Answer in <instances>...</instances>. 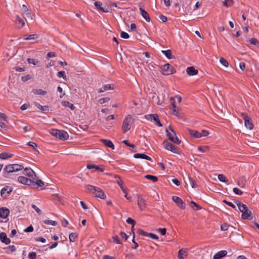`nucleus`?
<instances>
[{"label":"nucleus","instance_id":"obj_1","mask_svg":"<svg viewBox=\"0 0 259 259\" xmlns=\"http://www.w3.org/2000/svg\"><path fill=\"white\" fill-rule=\"evenodd\" d=\"M85 188L91 192L94 197H99L103 199H105L106 197L104 192L99 187L88 185L85 186Z\"/></svg>","mask_w":259,"mask_h":259},{"label":"nucleus","instance_id":"obj_2","mask_svg":"<svg viewBox=\"0 0 259 259\" xmlns=\"http://www.w3.org/2000/svg\"><path fill=\"white\" fill-rule=\"evenodd\" d=\"M50 58H54V60H51L50 62L48 65H54L56 62L58 65H67V63L64 61L60 56H57L55 53L53 52H50L47 53L46 58L49 60Z\"/></svg>","mask_w":259,"mask_h":259},{"label":"nucleus","instance_id":"obj_3","mask_svg":"<svg viewBox=\"0 0 259 259\" xmlns=\"http://www.w3.org/2000/svg\"><path fill=\"white\" fill-rule=\"evenodd\" d=\"M160 72L163 75H168L176 72L173 66H158Z\"/></svg>","mask_w":259,"mask_h":259},{"label":"nucleus","instance_id":"obj_4","mask_svg":"<svg viewBox=\"0 0 259 259\" xmlns=\"http://www.w3.org/2000/svg\"><path fill=\"white\" fill-rule=\"evenodd\" d=\"M131 121L132 116L131 115H128L126 116L122 123V130L123 133H126L131 128Z\"/></svg>","mask_w":259,"mask_h":259},{"label":"nucleus","instance_id":"obj_5","mask_svg":"<svg viewBox=\"0 0 259 259\" xmlns=\"http://www.w3.org/2000/svg\"><path fill=\"white\" fill-rule=\"evenodd\" d=\"M169 129L173 133L174 135L170 133H169L167 130H166V136L168 138V139L172 141L174 143L176 144L177 145H179L181 143V141L179 140L178 138L177 137L176 132L170 126H169Z\"/></svg>","mask_w":259,"mask_h":259},{"label":"nucleus","instance_id":"obj_6","mask_svg":"<svg viewBox=\"0 0 259 259\" xmlns=\"http://www.w3.org/2000/svg\"><path fill=\"white\" fill-rule=\"evenodd\" d=\"M241 117L244 120L245 126L249 130H252L253 128V124L251 118L246 113H242Z\"/></svg>","mask_w":259,"mask_h":259},{"label":"nucleus","instance_id":"obj_7","mask_svg":"<svg viewBox=\"0 0 259 259\" xmlns=\"http://www.w3.org/2000/svg\"><path fill=\"white\" fill-rule=\"evenodd\" d=\"M163 147L167 150L170 151L174 153H179L178 147L174 146L167 140H164L162 143Z\"/></svg>","mask_w":259,"mask_h":259},{"label":"nucleus","instance_id":"obj_8","mask_svg":"<svg viewBox=\"0 0 259 259\" xmlns=\"http://www.w3.org/2000/svg\"><path fill=\"white\" fill-rule=\"evenodd\" d=\"M172 199L177 204L179 207L182 209H185L186 204L181 198L176 196H174L172 197Z\"/></svg>","mask_w":259,"mask_h":259},{"label":"nucleus","instance_id":"obj_9","mask_svg":"<svg viewBox=\"0 0 259 259\" xmlns=\"http://www.w3.org/2000/svg\"><path fill=\"white\" fill-rule=\"evenodd\" d=\"M18 182L23 185L29 186L31 187L32 180L24 176H20L17 179Z\"/></svg>","mask_w":259,"mask_h":259},{"label":"nucleus","instance_id":"obj_10","mask_svg":"<svg viewBox=\"0 0 259 259\" xmlns=\"http://www.w3.org/2000/svg\"><path fill=\"white\" fill-rule=\"evenodd\" d=\"M13 167L12 164H9L6 165L3 170V176L6 178H9V174L15 172V169H13Z\"/></svg>","mask_w":259,"mask_h":259},{"label":"nucleus","instance_id":"obj_11","mask_svg":"<svg viewBox=\"0 0 259 259\" xmlns=\"http://www.w3.org/2000/svg\"><path fill=\"white\" fill-rule=\"evenodd\" d=\"M170 102H171V104L172 105V114L173 115L178 117H181V114L179 112V110L178 109V107H177L176 106V105H175V99L174 98H170Z\"/></svg>","mask_w":259,"mask_h":259},{"label":"nucleus","instance_id":"obj_12","mask_svg":"<svg viewBox=\"0 0 259 259\" xmlns=\"http://www.w3.org/2000/svg\"><path fill=\"white\" fill-rule=\"evenodd\" d=\"M241 217L242 219L244 220H252L253 219L252 212L250 210L248 209V208L243 212V213L241 214Z\"/></svg>","mask_w":259,"mask_h":259},{"label":"nucleus","instance_id":"obj_13","mask_svg":"<svg viewBox=\"0 0 259 259\" xmlns=\"http://www.w3.org/2000/svg\"><path fill=\"white\" fill-rule=\"evenodd\" d=\"M10 214V210L6 207H2L0 208V218L3 219L7 218Z\"/></svg>","mask_w":259,"mask_h":259},{"label":"nucleus","instance_id":"obj_14","mask_svg":"<svg viewBox=\"0 0 259 259\" xmlns=\"http://www.w3.org/2000/svg\"><path fill=\"white\" fill-rule=\"evenodd\" d=\"M44 186L45 184L41 180H36V182L32 180L31 188L33 189H38L39 187L42 188Z\"/></svg>","mask_w":259,"mask_h":259},{"label":"nucleus","instance_id":"obj_15","mask_svg":"<svg viewBox=\"0 0 259 259\" xmlns=\"http://www.w3.org/2000/svg\"><path fill=\"white\" fill-rule=\"evenodd\" d=\"M138 205L141 210L146 207V200L141 196H139L138 198Z\"/></svg>","mask_w":259,"mask_h":259},{"label":"nucleus","instance_id":"obj_16","mask_svg":"<svg viewBox=\"0 0 259 259\" xmlns=\"http://www.w3.org/2000/svg\"><path fill=\"white\" fill-rule=\"evenodd\" d=\"M15 24L18 29H20L25 25L24 20L18 15L16 16V20L15 21Z\"/></svg>","mask_w":259,"mask_h":259},{"label":"nucleus","instance_id":"obj_17","mask_svg":"<svg viewBox=\"0 0 259 259\" xmlns=\"http://www.w3.org/2000/svg\"><path fill=\"white\" fill-rule=\"evenodd\" d=\"M234 202L238 206V209L242 213H243V212H244L245 210H246L248 208L247 206L245 204L241 203L238 200L234 199Z\"/></svg>","mask_w":259,"mask_h":259},{"label":"nucleus","instance_id":"obj_18","mask_svg":"<svg viewBox=\"0 0 259 259\" xmlns=\"http://www.w3.org/2000/svg\"><path fill=\"white\" fill-rule=\"evenodd\" d=\"M87 168L91 169H95L97 170L100 171V172H103L104 171V168L103 166H99L93 164H90L88 163L87 165Z\"/></svg>","mask_w":259,"mask_h":259},{"label":"nucleus","instance_id":"obj_19","mask_svg":"<svg viewBox=\"0 0 259 259\" xmlns=\"http://www.w3.org/2000/svg\"><path fill=\"white\" fill-rule=\"evenodd\" d=\"M186 72L189 76H193L197 74L198 71L193 66H191L186 69Z\"/></svg>","mask_w":259,"mask_h":259},{"label":"nucleus","instance_id":"obj_20","mask_svg":"<svg viewBox=\"0 0 259 259\" xmlns=\"http://www.w3.org/2000/svg\"><path fill=\"white\" fill-rule=\"evenodd\" d=\"M22 14L24 17L26 16V17H27L28 18H31V19H32L31 16V13H30V12H29V10L25 5H22Z\"/></svg>","mask_w":259,"mask_h":259},{"label":"nucleus","instance_id":"obj_21","mask_svg":"<svg viewBox=\"0 0 259 259\" xmlns=\"http://www.w3.org/2000/svg\"><path fill=\"white\" fill-rule=\"evenodd\" d=\"M227 254V251L226 250H221L215 253L213 259H221L223 257L225 256Z\"/></svg>","mask_w":259,"mask_h":259},{"label":"nucleus","instance_id":"obj_22","mask_svg":"<svg viewBox=\"0 0 259 259\" xmlns=\"http://www.w3.org/2000/svg\"><path fill=\"white\" fill-rule=\"evenodd\" d=\"M13 190V189L11 187H10L9 186H6L5 187H4L2 189L1 191V195L2 197L4 198H6L7 196H4V194L5 192L7 191V193L8 195H10L11 193L12 192Z\"/></svg>","mask_w":259,"mask_h":259},{"label":"nucleus","instance_id":"obj_23","mask_svg":"<svg viewBox=\"0 0 259 259\" xmlns=\"http://www.w3.org/2000/svg\"><path fill=\"white\" fill-rule=\"evenodd\" d=\"M0 240L6 244H9L11 242L10 239L7 237V234L4 232L1 233Z\"/></svg>","mask_w":259,"mask_h":259},{"label":"nucleus","instance_id":"obj_24","mask_svg":"<svg viewBox=\"0 0 259 259\" xmlns=\"http://www.w3.org/2000/svg\"><path fill=\"white\" fill-rule=\"evenodd\" d=\"M134 157L137 159L142 158L149 161H152V159L150 157L144 153H136L134 154Z\"/></svg>","mask_w":259,"mask_h":259},{"label":"nucleus","instance_id":"obj_25","mask_svg":"<svg viewBox=\"0 0 259 259\" xmlns=\"http://www.w3.org/2000/svg\"><path fill=\"white\" fill-rule=\"evenodd\" d=\"M188 132L189 134L191 136V137L195 138H199L201 137V135H200V133L198 132L197 131L188 129Z\"/></svg>","mask_w":259,"mask_h":259},{"label":"nucleus","instance_id":"obj_26","mask_svg":"<svg viewBox=\"0 0 259 259\" xmlns=\"http://www.w3.org/2000/svg\"><path fill=\"white\" fill-rule=\"evenodd\" d=\"M59 138L60 140H66L69 138V135L67 132L64 130H60V133H59Z\"/></svg>","mask_w":259,"mask_h":259},{"label":"nucleus","instance_id":"obj_27","mask_svg":"<svg viewBox=\"0 0 259 259\" xmlns=\"http://www.w3.org/2000/svg\"><path fill=\"white\" fill-rule=\"evenodd\" d=\"M102 4L100 2H95L94 3V5L96 7V8L103 12L107 13L109 12L107 9H105L103 7H102Z\"/></svg>","mask_w":259,"mask_h":259},{"label":"nucleus","instance_id":"obj_28","mask_svg":"<svg viewBox=\"0 0 259 259\" xmlns=\"http://www.w3.org/2000/svg\"><path fill=\"white\" fill-rule=\"evenodd\" d=\"M101 141L104 144L106 147L111 148L112 149H114V145L113 143L109 140L101 139Z\"/></svg>","mask_w":259,"mask_h":259},{"label":"nucleus","instance_id":"obj_29","mask_svg":"<svg viewBox=\"0 0 259 259\" xmlns=\"http://www.w3.org/2000/svg\"><path fill=\"white\" fill-rule=\"evenodd\" d=\"M140 11L141 15L145 19V20L147 22H150V18L149 16L148 13L145 10H144L143 9H142V8H140Z\"/></svg>","mask_w":259,"mask_h":259},{"label":"nucleus","instance_id":"obj_30","mask_svg":"<svg viewBox=\"0 0 259 259\" xmlns=\"http://www.w3.org/2000/svg\"><path fill=\"white\" fill-rule=\"evenodd\" d=\"M113 85L111 84H108L104 85L101 89H100L99 91V93H102L104 91L110 90H113Z\"/></svg>","mask_w":259,"mask_h":259},{"label":"nucleus","instance_id":"obj_31","mask_svg":"<svg viewBox=\"0 0 259 259\" xmlns=\"http://www.w3.org/2000/svg\"><path fill=\"white\" fill-rule=\"evenodd\" d=\"M223 66L224 68H223L222 69L227 72L233 73L232 70H235V69L232 67L233 66ZM235 70L236 71L241 73V72H239V71L238 70L237 68H236Z\"/></svg>","mask_w":259,"mask_h":259},{"label":"nucleus","instance_id":"obj_32","mask_svg":"<svg viewBox=\"0 0 259 259\" xmlns=\"http://www.w3.org/2000/svg\"><path fill=\"white\" fill-rule=\"evenodd\" d=\"M35 105L40 110H41L42 111H49V106L46 105V106H41L39 103L35 102H34Z\"/></svg>","mask_w":259,"mask_h":259},{"label":"nucleus","instance_id":"obj_33","mask_svg":"<svg viewBox=\"0 0 259 259\" xmlns=\"http://www.w3.org/2000/svg\"><path fill=\"white\" fill-rule=\"evenodd\" d=\"M33 174H34V171L31 168L28 167L24 168L23 174L29 178L32 177Z\"/></svg>","mask_w":259,"mask_h":259},{"label":"nucleus","instance_id":"obj_34","mask_svg":"<svg viewBox=\"0 0 259 259\" xmlns=\"http://www.w3.org/2000/svg\"><path fill=\"white\" fill-rule=\"evenodd\" d=\"M61 104L63 106L68 107L72 110H73L75 108L74 105L73 104L70 103L68 101H62L61 102Z\"/></svg>","mask_w":259,"mask_h":259},{"label":"nucleus","instance_id":"obj_35","mask_svg":"<svg viewBox=\"0 0 259 259\" xmlns=\"http://www.w3.org/2000/svg\"><path fill=\"white\" fill-rule=\"evenodd\" d=\"M38 38V35L36 34H30L28 35H25L23 40H35Z\"/></svg>","mask_w":259,"mask_h":259},{"label":"nucleus","instance_id":"obj_36","mask_svg":"<svg viewBox=\"0 0 259 259\" xmlns=\"http://www.w3.org/2000/svg\"><path fill=\"white\" fill-rule=\"evenodd\" d=\"M13 156V154L3 152L0 154V159H7L9 158L12 157Z\"/></svg>","mask_w":259,"mask_h":259},{"label":"nucleus","instance_id":"obj_37","mask_svg":"<svg viewBox=\"0 0 259 259\" xmlns=\"http://www.w3.org/2000/svg\"><path fill=\"white\" fill-rule=\"evenodd\" d=\"M153 120L154 121L155 124L157 126L159 127H161L162 126V124L161 123L158 116L157 114H154V117H153Z\"/></svg>","mask_w":259,"mask_h":259},{"label":"nucleus","instance_id":"obj_38","mask_svg":"<svg viewBox=\"0 0 259 259\" xmlns=\"http://www.w3.org/2000/svg\"><path fill=\"white\" fill-rule=\"evenodd\" d=\"M32 92L35 95H45L47 92L46 91H43L41 89H33Z\"/></svg>","mask_w":259,"mask_h":259},{"label":"nucleus","instance_id":"obj_39","mask_svg":"<svg viewBox=\"0 0 259 259\" xmlns=\"http://www.w3.org/2000/svg\"><path fill=\"white\" fill-rule=\"evenodd\" d=\"M59 133H60V130L57 129H51L50 131V133L57 138H59Z\"/></svg>","mask_w":259,"mask_h":259},{"label":"nucleus","instance_id":"obj_40","mask_svg":"<svg viewBox=\"0 0 259 259\" xmlns=\"http://www.w3.org/2000/svg\"><path fill=\"white\" fill-rule=\"evenodd\" d=\"M161 52L168 58L171 59L172 58V53L170 50H162Z\"/></svg>","mask_w":259,"mask_h":259},{"label":"nucleus","instance_id":"obj_41","mask_svg":"<svg viewBox=\"0 0 259 259\" xmlns=\"http://www.w3.org/2000/svg\"><path fill=\"white\" fill-rule=\"evenodd\" d=\"M145 178L149 180H151L153 182H156L158 181V178L152 175H147L145 176Z\"/></svg>","mask_w":259,"mask_h":259},{"label":"nucleus","instance_id":"obj_42","mask_svg":"<svg viewBox=\"0 0 259 259\" xmlns=\"http://www.w3.org/2000/svg\"><path fill=\"white\" fill-rule=\"evenodd\" d=\"M77 238V235L74 233H71L69 234V239L70 242H75Z\"/></svg>","mask_w":259,"mask_h":259},{"label":"nucleus","instance_id":"obj_43","mask_svg":"<svg viewBox=\"0 0 259 259\" xmlns=\"http://www.w3.org/2000/svg\"><path fill=\"white\" fill-rule=\"evenodd\" d=\"M6 252L7 253L10 254L13 253L16 250V247L14 245H10L8 248H6Z\"/></svg>","mask_w":259,"mask_h":259},{"label":"nucleus","instance_id":"obj_44","mask_svg":"<svg viewBox=\"0 0 259 259\" xmlns=\"http://www.w3.org/2000/svg\"><path fill=\"white\" fill-rule=\"evenodd\" d=\"M187 251L183 249H181L178 252V258L184 259L183 255H186Z\"/></svg>","mask_w":259,"mask_h":259},{"label":"nucleus","instance_id":"obj_45","mask_svg":"<svg viewBox=\"0 0 259 259\" xmlns=\"http://www.w3.org/2000/svg\"><path fill=\"white\" fill-rule=\"evenodd\" d=\"M13 169H15V171H18L19 170H22L24 168V166L22 165L18 164H13Z\"/></svg>","mask_w":259,"mask_h":259},{"label":"nucleus","instance_id":"obj_46","mask_svg":"<svg viewBox=\"0 0 259 259\" xmlns=\"http://www.w3.org/2000/svg\"><path fill=\"white\" fill-rule=\"evenodd\" d=\"M57 76L59 78L62 77L65 80H67V77L64 71H60L57 73Z\"/></svg>","mask_w":259,"mask_h":259},{"label":"nucleus","instance_id":"obj_47","mask_svg":"<svg viewBox=\"0 0 259 259\" xmlns=\"http://www.w3.org/2000/svg\"><path fill=\"white\" fill-rule=\"evenodd\" d=\"M218 179L222 182L227 183L228 182V180L226 179V177L223 174H219L218 176Z\"/></svg>","mask_w":259,"mask_h":259},{"label":"nucleus","instance_id":"obj_48","mask_svg":"<svg viewBox=\"0 0 259 259\" xmlns=\"http://www.w3.org/2000/svg\"><path fill=\"white\" fill-rule=\"evenodd\" d=\"M26 145L31 146V147L33 148V149L34 151H37V145L36 143L33 142H29L27 143Z\"/></svg>","mask_w":259,"mask_h":259},{"label":"nucleus","instance_id":"obj_49","mask_svg":"<svg viewBox=\"0 0 259 259\" xmlns=\"http://www.w3.org/2000/svg\"><path fill=\"white\" fill-rule=\"evenodd\" d=\"M43 223L47 225H51L53 226H56L57 225V223L56 221L52 220H44L43 221Z\"/></svg>","mask_w":259,"mask_h":259},{"label":"nucleus","instance_id":"obj_50","mask_svg":"<svg viewBox=\"0 0 259 259\" xmlns=\"http://www.w3.org/2000/svg\"><path fill=\"white\" fill-rule=\"evenodd\" d=\"M126 222L128 224L132 225V230L133 231V229L134 226L135 225V224H136V222L134 220H133L132 218H128L126 220Z\"/></svg>","mask_w":259,"mask_h":259},{"label":"nucleus","instance_id":"obj_51","mask_svg":"<svg viewBox=\"0 0 259 259\" xmlns=\"http://www.w3.org/2000/svg\"><path fill=\"white\" fill-rule=\"evenodd\" d=\"M230 226V225L227 224V223H224L221 226V229L222 231H227L228 230L229 227Z\"/></svg>","mask_w":259,"mask_h":259},{"label":"nucleus","instance_id":"obj_52","mask_svg":"<svg viewBox=\"0 0 259 259\" xmlns=\"http://www.w3.org/2000/svg\"><path fill=\"white\" fill-rule=\"evenodd\" d=\"M233 4V0H224V5L226 7H229Z\"/></svg>","mask_w":259,"mask_h":259},{"label":"nucleus","instance_id":"obj_53","mask_svg":"<svg viewBox=\"0 0 259 259\" xmlns=\"http://www.w3.org/2000/svg\"><path fill=\"white\" fill-rule=\"evenodd\" d=\"M223 202L225 204H227V205L231 207L232 208H233V209H234L235 210H236V206L234 204H233L232 202H229L225 199L223 200Z\"/></svg>","mask_w":259,"mask_h":259},{"label":"nucleus","instance_id":"obj_54","mask_svg":"<svg viewBox=\"0 0 259 259\" xmlns=\"http://www.w3.org/2000/svg\"><path fill=\"white\" fill-rule=\"evenodd\" d=\"M116 177L118 178V179L116 180L117 183H118L120 188L122 189V188H123V181L121 180L119 176H116Z\"/></svg>","mask_w":259,"mask_h":259},{"label":"nucleus","instance_id":"obj_55","mask_svg":"<svg viewBox=\"0 0 259 259\" xmlns=\"http://www.w3.org/2000/svg\"><path fill=\"white\" fill-rule=\"evenodd\" d=\"M209 148L207 146H201L198 147V150L202 152H205L208 150Z\"/></svg>","mask_w":259,"mask_h":259},{"label":"nucleus","instance_id":"obj_56","mask_svg":"<svg viewBox=\"0 0 259 259\" xmlns=\"http://www.w3.org/2000/svg\"><path fill=\"white\" fill-rule=\"evenodd\" d=\"M190 184L191 185V187L193 188H196L198 187V185L197 184L196 181L193 180V179H189Z\"/></svg>","mask_w":259,"mask_h":259},{"label":"nucleus","instance_id":"obj_57","mask_svg":"<svg viewBox=\"0 0 259 259\" xmlns=\"http://www.w3.org/2000/svg\"><path fill=\"white\" fill-rule=\"evenodd\" d=\"M110 100V98L108 97L106 98H102L100 99L98 101L99 103L101 104H102L105 102H107Z\"/></svg>","mask_w":259,"mask_h":259},{"label":"nucleus","instance_id":"obj_58","mask_svg":"<svg viewBox=\"0 0 259 259\" xmlns=\"http://www.w3.org/2000/svg\"><path fill=\"white\" fill-rule=\"evenodd\" d=\"M249 41L250 43L252 45H256V46H257L259 45V41L256 38H252L250 39L249 40Z\"/></svg>","mask_w":259,"mask_h":259},{"label":"nucleus","instance_id":"obj_59","mask_svg":"<svg viewBox=\"0 0 259 259\" xmlns=\"http://www.w3.org/2000/svg\"><path fill=\"white\" fill-rule=\"evenodd\" d=\"M137 233L139 234V235H141L142 236H148V232H146L145 231H144V230H142V229H138L137 230Z\"/></svg>","mask_w":259,"mask_h":259},{"label":"nucleus","instance_id":"obj_60","mask_svg":"<svg viewBox=\"0 0 259 259\" xmlns=\"http://www.w3.org/2000/svg\"><path fill=\"white\" fill-rule=\"evenodd\" d=\"M233 191L235 194L239 195H241L243 194V192L237 188H233Z\"/></svg>","mask_w":259,"mask_h":259},{"label":"nucleus","instance_id":"obj_61","mask_svg":"<svg viewBox=\"0 0 259 259\" xmlns=\"http://www.w3.org/2000/svg\"><path fill=\"white\" fill-rule=\"evenodd\" d=\"M113 242L116 244H122V242L118 239L117 235H115L112 237Z\"/></svg>","mask_w":259,"mask_h":259},{"label":"nucleus","instance_id":"obj_62","mask_svg":"<svg viewBox=\"0 0 259 259\" xmlns=\"http://www.w3.org/2000/svg\"><path fill=\"white\" fill-rule=\"evenodd\" d=\"M27 61L29 64H32L33 65H35L36 64L38 63V61L34 59L28 58Z\"/></svg>","mask_w":259,"mask_h":259},{"label":"nucleus","instance_id":"obj_63","mask_svg":"<svg viewBox=\"0 0 259 259\" xmlns=\"http://www.w3.org/2000/svg\"><path fill=\"white\" fill-rule=\"evenodd\" d=\"M120 36L122 38H125V39H127V38H129V37H130L128 34L127 33L125 32H124V31H122L121 32Z\"/></svg>","mask_w":259,"mask_h":259},{"label":"nucleus","instance_id":"obj_64","mask_svg":"<svg viewBox=\"0 0 259 259\" xmlns=\"http://www.w3.org/2000/svg\"><path fill=\"white\" fill-rule=\"evenodd\" d=\"M36 256V253L34 252H30L28 254L29 259H35Z\"/></svg>","mask_w":259,"mask_h":259}]
</instances>
